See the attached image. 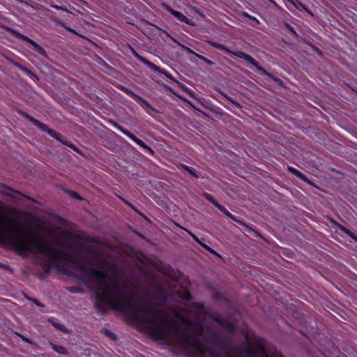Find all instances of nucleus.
<instances>
[{"label":"nucleus","mask_w":357,"mask_h":357,"mask_svg":"<svg viewBox=\"0 0 357 357\" xmlns=\"http://www.w3.org/2000/svg\"><path fill=\"white\" fill-rule=\"evenodd\" d=\"M119 198L124 202L126 203L128 206H130V207H132L131 204L129 203L128 201H126V199H123L122 197H119Z\"/></svg>","instance_id":"33"},{"label":"nucleus","mask_w":357,"mask_h":357,"mask_svg":"<svg viewBox=\"0 0 357 357\" xmlns=\"http://www.w3.org/2000/svg\"><path fill=\"white\" fill-rule=\"evenodd\" d=\"M132 52L133 55L142 63L151 68L152 70H159V67L156 65L152 63L151 61H148L145 58L141 56L134 49H132Z\"/></svg>","instance_id":"7"},{"label":"nucleus","mask_w":357,"mask_h":357,"mask_svg":"<svg viewBox=\"0 0 357 357\" xmlns=\"http://www.w3.org/2000/svg\"><path fill=\"white\" fill-rule=\"evenodd\" d=\"M222 213H226V208L225 206H223L222 205H220L219 204H218L216 206H215Z\"/></svg>","instance_id":"26"},{"label":"nucleus","mask_w":357,"mask_h":357,"mask_svg":"<svg viewBox=\"0 0 357 357\" xmlns=\"http://www.w3.org/2000/svg\"><path fill=\"white\" fill-rule=\"evenodd\" d=\"M284 26L289 30V31L295 36L298 37V33L295 31L294 28L288 23H285Z\"/></svg>","instance_id":"21"},{"label":"nucleus","mask_w":357,"mask_h":357,"mask_svg":"<svg viewBox=\"0 0 357 357\" xmlns=\"http://www.w3.org/2000/svg\"><path fill=\"white\" fill-rule=\"evenodd\" d=\"M7 190L12 191L13 190L10 188H6Z\"/></svg>","instance_id":"39"},{"label":"nucleus","mask_w":357,"mask_h":357,"mask_svg":"<svg viewBox=\"0 0 357 357\" xmlns=\"http://www.w3.org/2000/svg\"><path fill=\"white\" fill-rule=\"evenodd\" d=\"M67 29H68V31H71V32L75 33V31H74L73 29H70V28H68Z\"/></svg>","instance_id":"36"},{"label":"nucleus","mask_w":357,"mask_h":357,"mask_svg":"<svg viewBox=\"0 0 357 357\" xmlns=\"http://www.w3.org/2000/svg\"><path fill=\"white\" fill-rule=\"evenodd\" d=\"M68 193L72 197H73L74 199H77V200H82V198L81 197V196L76 192L75 191H73V190H68Z\"/></svg>","instance_id":"18"},{"label":"nucleus","mask_w":357,"mask_h":357,"mask_svg":"<svg viewBox=\"0 0 357 357\" xmlns=\"http://www.w3.org/2000/svg\"><path fill=\"white\" fill-rule=\"evenodd\" d=\"M52 7L54 8L55 9H56V10H63V11H66L67 10L66 8L63 7V6H52Z\"/></svg>","instance_id":"28"},{"label":"nucleus","mask_w":357,"mask_h":357,"mask_svg":"<svg viewBox=\"0 0 357 357\" xmlns=\"http://www.w3.org/2000/svg\"><path fill=\"white\" fill-rule=\"evenodd\" d=\"M185 230L193 238V239L196 242H197L198 243H201L200 240L193 233H192L190 231H189L188 229H185Z\"/></svg>","instance_id":"25"},{"label":"nucleus","mask_w":357,"mask_h":357,"mask_svg":"<svg viewBox=\"0 0 357 357\" xmlns=\"http://www.w3.org/2000/svg\"><path fill=\"white\" fill-rule=\"evenodd\" d=\"M227 217H229L230 219L235 220L234 216L230 213L227 210L226 211V213H224Z\"/></svg>","instance_id":"29"},{"label":"nucleus","mask_w":357,"mask_h":357,"mask_svg":"<svg viewBox=\"0 0 357 357\" xmlns=\"http://www.w3.org/2000/svg\"><path fill=\"white\" fill-rule=\"evenodd\" d=\"M208 43L211 45L212 47L220 50L222 51H225L227 53L231 54L240 59H244L246 61L249 62L250 64L253 65L257 70L260 72L261 73L266 75L267 76H271V74L267 73L262 67L258 65L257 62L249 54L241 52H232L229 49H228L227 47H225L224 45H222L218 43L213 42V41H208Z\"/></svg>","instance_id":"2"},{"label":"nucleus","mask_w":357,"mask_h":357,"mask_svg":"<svg viewBox=\"0 0 357 357\" xmlns=\"http://www.w3.org/2000/svg\"><path fill=\"white\" fill-rule=\"evenodd\" d=\"M20 114L23 117L26 118L29 121H31L34 126H37L39 129H40L41 130H43L44 132H46L52 137L54 138L55 139L61 142L62 144L75 150V146L73 144H69L66 141H63L60 137V134L57 133L55 130H54L52 129L48 128L47 125H45V123L40 122L38 120L34 119L33 117L29 115L27 113H26L24 112H20Z\"/></svg>","instance_id":"3"},{"label":"nucleus","mask_w":357,"mask_h":357,"mask_svg":"<svg viewBox=\"0 0 357 357\" xmlns=\"http://www.w3.org/2000/svg\"><path fill=\"white\" fill-rule=\"evenodd\" d=\"M220 94L227 100H228L231 103H232L236 107L241 108V105L235 101L233 98L227 96L225 93L221 92Z\"/></svg>","instance_id":"16"},{"label":"nucleus","mask_w":357,"mask_h":357,"mask_svg":"<svg viewBox=\"0 0 357 357\" xmlns=\"http://www.w3.org/2000/svg\"><path fill=\"white\" fill-rule=\"evenodd\" d=\"M49 321L52 324V326H54L58 330L65 332V333L68 332V331L66 329V328L62 324H61L59 322H56L52 319H49Z\"/></svg>","instance_id":"13"},{"label":"nucleus","mask_w":357,"mask_h":357,"mask_svg":"<svg viewBox=\"0 0 357 357\" xmlns=\"http://www.w3.org/2000/svg\"><path fill=\"white\" fill-rule=\"evenodd\" d=\"M288 2H289L290 3H294V0H287Z\"/></svg>","instance_id":"37"},{"label":"nucleus","mask_w":357,"mask_h":357,"mask_svg":"<svg viewBox=\"0 0 357 357\" xmlns=\"http://www.w3.org/2000/svg\"><path fill=\"white\" fill-rule=\"evenodd\" d=\"M3 192L6 195H9L8 192L7 191H3Z\"/></svg>","instance_id":"40"},{"label":"nucleus","mask_w":357,"mask_h":357,"mask_svg":"<svg viewBox=\"0 0 357 357\" xmlns=\"http://www.w3.org/2000/svg\"><path fill=\"white\" fill-rule=\"evenodd\" d=\"M287 168L289 172L296 175L297 177H298L299 178L304 181L308 182L306 176L303 174L301 172L290 166H289Z\"/></svg>","instance_id":"10"},{"label":"nucleus","mask_w":357,"mask_h":357,"mask_svg":"<svg viewBox=\"0 0 357 357\" xmlns=\"http://www.w3.org/2000/svg\"><path fill=\"white\" fill-rule=\"evenodd\" d=\"M128 137L130 139H131L133 142H135L137 145H139V146L142 147L143 149H144L147 151L151 152V153H153V151H152V149L149 146H148L142 140H141V139H138L137 137H136L132 133L130 132V134L129 135Z\"/></svg>","instance_id":"8"},{"label":"nucleus","mask_w":357,"mask_h":357,"mask_svg":"<svg viewBox=\"0 0 357 357\" xmlns=\"http://www.w3.org/2000/svg\"><path fill=\"white\" fill-rule=\"evenodd\" d=\"M220 94L227 100H228L231 103H232L236 107L241 108V105L235 101L233 98L227 96L225 93L221 92Z\"/></svg>","instance_id":"17"},{"label":"nucleus","mask_w":357,"mask_h":357,"mask_svg":"<svg viewBox=\"0 0 357 357\" xmlns=\"http://www.w3.org/2000/svg\"><path fill=\"white\" fill-rule=\"evenodd\" d=\"M338 228L342 231H343L344 234H346L349 237H351L352 239H354L356 242H357V236L354 233H352L350 230H349L348 229L345 228L344 227H343L340 225H338Z\"/></svg>","instance_id":"12"},{"label":"nucleus","mask_w":357,"mask_h":357,"mask_svg":"<svg viewBox=\"0 0 357 357\" xmlns=\"http://www.w3.org/2000/svg\"><path fill=\"white\" fill-rule=\"evenodd\" d=\"M132 52L133 55L142 63L151 68L152 70H159V67L156 65L152 63L151 61H148L145 58L141 56L134 49H132Z\"/></svg>","instance_id":"6"},{"label":"nucleus","mask_w":357,"mask_h":357,"mask_svg":"<svg viewBox=\"0 0 357 357\" xmlns=\"http://www.w3.org/2000/svg\"><path fill=\"white\" fill-rule=\"evenodd\" d=\"M291 4L298 10H305L310 15H313L312 13L308 10L305 5L298 1V0H294V3H291Z\"/></svg>","instance_id":"11"},{"label":"nucleus","mask_w":357,"mask_h":357,"mask_svg":"<svg viewBox=\"0 0 357 357\" xmlns=\"http://www.w3.org/2000/svg\"><path fill=\"white\" fill-rule=\"evenodd\" d=\"M9 31L17 38L24 40L28 42L29 44H31L33 49L40 54L43 55L45 57H47V54L46 51L43 47H42L40 45H39L38 43H36L33 40L30 39L29 38L26 37V36L20 33L17 31H15L14 29H10Z\"/></svg>","instance_id":"4"},{"label":"nucleus","mask_w":357,"mask_h":357,"mask_svg":"<svg viewBox=\"0 0 357 357\" xmlns=\"http://www.w3.org/2000/svg\"><path fill=\"white\" fill-rule=\"evenodd\" d=\"M220 94L227 100H228L231 103H232L236 107L241 108V105L235 101L233 98L227 96L225 93L221 92Z\"/></svg>","instance_id":"15"},{"label":"nucleus","mask_w":357,"mask_h":357,"mask_svg":"<svg viewBox=\"0 0 357 357\" xmlns=\"http://www.w3.org/2000/svg\"><path fill=\"white\" fill-rule=\"evenodd\" d=\"M268 1L272 2L273 3L275 4V2L273 0H268Z\"/></svg>","instance_id":"38"},{"label":"nucleus","mask_w":357,"mask_h":357,"mask_svg":"<svg viewBox=\"0 0 357 357\" xmlns=\"http://www.w3.org/2000/svg\"><path fill=\"white\" fill-rule=\"evenodd\" d=\"M206 250H207L208 251H209L210 252L213 253V254H215L216 255V252L215 251H214L213 249H211L210 247H208L207 245V247L205 248Z\"/></svg>","instance_id":"32"},{"label":"nucleus","mask_w":357,"mask_h":357,"mask_svg":"<svg viewBox=\"0 0 357 357\" xmlns=\"http://www.w3.org/2000/svg\"><path fill=\"white\" fill-rule=\"evenodd\" d=\"M206 199L211 202L215 206L218 204L215 199H214L211 195H206Z\"/></svg>","instance_id":"24"},{"label":"nucleus","mask_w":357,"mask_h":357,"mask_svg":"<svg viewBox=\"0 0 357 357\" xmlns=\"http://www.w3.org/2000/svg\"><path fill=\"white\" fill-rule=\"evenodd\" d=\"M236 355L229 357H285L280 351L273 347H268L264 340L256 338L254 342L249 341L236 348Z\"/></svg>","instance_id":"1"},{"label":"nucleus","mask_w":357,"mask_h":357,"mask_svg":"<svg viewBox=\"0 0 357 357\" xmlns=\"http://www.w3.org/2000/svg\"><path fill=\"white\" fill-rule=\"evenodd\" d=\"M165 8L172 15H174L179 21H181L182 22H185L187 24H190V25H192L193 24L192 20L188 19L185 15H184L181 12H178V11H176V10H174V9H172V8H170L169 6H168L167 5H165Z\"/></svg>","instance_id":"5"},{"label":"nucleus","mask_w":357,"mask_h":357,"mask_svg":"<svg viewBox=\"0 0 357 357\" xmlns=\"http://www.w3.org/2000/svg\"><path fill=\"white\" fill-rule=\"evenodd\" d=\"M227 329L230 331V332H233L234 330V326L233 324H228L226 326Z\"/></svg>","instance_id":"27"},{"label":"nucleus","mask_w":357,"mask_h":357,"mask_svg":"<svg viewBox=\"0 0 357 357\" xmlns=\"http://www.w3.org/2000/svg\"><path fill=\"white\" fill-rule=\"evenodd\" d=\"M196 56L200 59L201 60L204 61L206 63H207L208 65H210V66H212L214 64V62H213L212 61L209 60L208 59L202 56V55H199V54H196Z\"/></svg>","instance_id":"19"},{"label":"nucleus","mask_w":357,"mask_h":357,"mask_svg":"<svg viewBox=\"0 0 357 357\" xmlns=\"http://www.w3.org/2000/svg\"><path fill=\"white\" fill-rule=\"evenodd\" d=\"M32 301H33V303H34L36 305L40 306V307H44V305H43L42 303H40V301H38V300H36V299H33Z\"/></svg>","instance_id":"30"},{"label":"nucleus","mask_w":357,"mask_h":357,"mask_svg":"<svg viewBox=\"0 0 357 357\" xmlns=\"http://www.w3.org/2000/svg\"><path fill=\"white\" fill-rule=\"evenodd\" d=\"M50 344H51L52 349L54 351H56V353L60 354H63V355L68 354V351L65 347H63L62 345L54 344L53 343H51Z\"/></svg>","instance_id":"9"},{"label":"nucleus","mask_w":357,"mask_h":357,"mask_svg":"<svg viewBox=\"0 0 357 357\" xmlns=\"http://www.w3.org/2000/svg\"><path fill=\"white\" fill-rule=\"evenodd\" d=\"M154 70L164 74L167 77H168L169 79H171L172 80L174 81V79L173 76L171 74L168 73L167 72H166L164 70H162L160 67H159V70Z\"/></svg>","instance_id":"20"},{"label":"nucleus","mask_w":357,"mask_h":357,"mask_svg":"<svg viewBox=\"0 0 357 357\" xmlns=\"http://www.w3.org/2000/svg\"><path fill=\"white\" fill-rule=\"evenodd\" d=\"M243 15L245 16V17L248 18L249 20L257 22V24L259 23V21L255 17H253L247 13H243Z\"/></svg>","instance_id":"23"},{"label":"nucleus","mask_w":357,"mask_h":357,"mask_svg":"<svg viewBox=\"0 0 357 357\" xmlns=\"http://www.w3.org/2000/svg\"><path fill=\"white\" fill-rule=\"evenodd\" d=\"M183 168L186 172H189L192 176H193L195 177H197V175L196 174L195 170L192 168H191L188 166H185V165L183 166Z\"/></svg>","instance_id":"22"},{"label":"nucleus","mask_w":357,"mask_h":357,"mask_svg":"<svg viewBox=\"0 0 357 357\" xmlns=\"http://www.w3.org/2000/svg\"><path fill=\"white\" fill-rule=\"evenodd\" d=\"M185 49L189 52V53H192V54H197L195 52H194L192 50H190V48L188 47H185Z\"/></svg>","instance_id":"34"},{"label":"nucleus","mask_w":357,"mask_h":357,"mask_svg":"<svg viewBox=\"0 0 357 357\" xmlns=\"http://www.w3.org/2000/svg\"><path fill=\"white\" fill-rule=\"evenodd\" d=\"M19 335L25 342H29L30 344H33V342L29 339H28L27 337H24V336L22 335Z\"/></svg>","instance_id":"31"},{"label":"nucleus","mask_w":357,"mask_h":357,"mask_svg":"<svg viewBox=\"0 0 357 357\" xmlns=\"http://www.w3.org/2000/svg\"><path fill=\"white\" fill-rule=\"evenodd\" d=\"M199 244L202 245V247H203V248H206L207 247V245H206V244H204V243H202V242H201V243H199Z\"/></svg>","instance_id":"35"},{"label":"nucleus","mask_w":357,"mask_h":357,"mask_svg":"<svg viewBox=\"0 0 357 357\" xmlns=\"http://www.w3.org/2000/svg\"><path fill=\"white\" fill-rule=\"evenodd\" d=\"M22 70H26V69L25 68H22Z\"/></svg>","instance_id":"41"},{"label":"nucleus","mask_w":357,"mask_h":357,"mask_svg":"<svg viewBox=\"0 0 357 357\" xmlns=\"http://www.w3.org/2000/svg\"><path fill=\"white\" fill-rule=\"evenodd\" d=\"M110 123L114 126L116 128H117L118 130H119L122 133H123L125 135H126L127 137L129 136V135L130 134V132L128 131L127 130H126L125 128H123L122 126H121L120 125H119L117 123L114 122V121H110Z\"/></svg>","instance_id":"14"}]
</instances>
